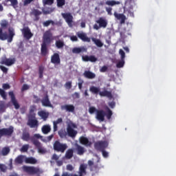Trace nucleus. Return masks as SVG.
<instances>
[{"label":"nucleus","instance_id":"obj_1","mask_svg":"<svg viewBox=\"0 0 176 176\" xmlns=\"http://www.w3.org/2000/svg\"><path fill=\"white\" fill-rule=\"evenodd\" d=\"M22 140L23 141H32V144L37 148L39 153H46V150L43 146H42V143L40 142L38 140H41V141H45L43 139V136L41 135L39 133L34 134L32 138L30 135V133L23 132L22 134Z\"/></svg>","mask_w":176,"mask_h":176},{"label":"nucleus","instance_id":"obj_2","mask_svg":"<svg viewBox=\"0 0 176 176\" xmlns=\"http://www.w3.org/2000/svg\"><path fill=\"white\" fill-rule=\"evenodd\" d=\"M53 42V34L50 30H47L45 32L43 36V43L41 44V54L43 57H45L49 53V50H47V46L50 45Z\"/></svg>","mask_w":176,"mask_h":176},{"label":"nucleus","instance_id":"obj_3","mask_svg":"<svg viewBox=\"0 0 176 176\" xmlns=\"http://www.w3.org/2000/svg\"><path fill=\"white\" fill-rule=\"evenodd\" d=\"M1 27L0 28V41H8V43H10L13 41V37L14 36V31L9 29L8 32L9 34H8L7 32H3L2 29H6L8 27H9V22L6 20H3L1 22Z\"/></svg>","mask_w":176,"mask_h":176},{"label":"nucleus","instance_id":"obj_4","mask_svg":"<svg viewBox=\"0 0 176 176\" xmlns=\"http://www.w3.org/2000/svg\"><path fill=\"white\" fill-rule=\"evenodd\" d=\"M87 169V165L82 164L80 165V167L78 169V175L76 174L65 172L62 173L61 176H85L86 175V174H87V172L86 171Z\"/></svg>","mask_w":176,"mask_h":176},{"label":"nucleus","instance_id":"obj_5","mask_svg":"<svg viewBox=\"0 0 176 176\" xmlns=\"http://www.w3.org/2000/svg\"><path fill=\"white\" fill-rule=\"evenodd\" d=\"M53 148L56 152H60L61 153H64L65 151H67L68 146L67 144L60 143V140H56L54 142Z\"/></svg>","mask_w":176,"mask_h":176},{"label":"nucleus","instance_id":"obj_6","mask_svg":"<svg viewBox=\"0 0 176 176\" xmlns=\"http://www.w3.org/2000/svg\"><path fill=\"white\" fill-rule=\"evenodd\" d=\"M96 23L99 24L98 25L97 24L94 25V30H98L100 28H107V26L108 25V21L103 17H100L96 21Z\"/></svg>","mask_w":176,"mask_h":176},{"label":"nucleus","instance_id":"obj_7","mask_svg":"<svg viewBox=\"0 0 176 176\" xmlns=\"http://www.w3.org/2000/svg\"><path fill=\"white\" fill-rule=\"evenodd\" d=\"M109 143L105 140L98 141L94 143V148L96 151L101 152L102 151H105L108 148Z\"/></svg>","mask_w":176,"mask_h":176},{"label":"nucleus","instance_id":"obj_8","mask_svg":"<svg viewBox=\"0 0 176 176\" xmlns=\"http://www.w3.org/2000/svg\"><path fill=\"white\" fill-rule=\"evenodd\" d=\"M14 131V128L12 126H10L9 128H3L0 129V138L1 137H12Z\"/></svg>","mask_w":176,"mask_h":176},{"label":"nucleus","instance_id":"obj_9","mask_svg":"<svg viewBox=\"0 0 176 176\" xmlns=\"http://www.w3.org/2000/svg\"><path fill=\"white\" fill-rule=\"evenodd\" d=\"M22 168L25 173H27L30 175H34V174H38V173H39V168L34 166H23Z\"/></svg>","mask_w":176,"mask_h":176},{"label":"nucleus","instance_id":"obj_10","mask_svg":"<svg viewBox=\"0 0 176 176\" xmlns=\"http://www.w3.org/2000/svg\"><path fill=\"white\" fill-rule=\"evenodd\" d=\"M62 17L65 20L69 27H72V23L74 21V16L70 12L62 13Z\"/></svg>","mask_w":176,"mask_h":176},{"label":"nucleus","instance_id":"obj_11","mask_svg":"<svg viewBox=\"0 0 176 176\" xmlns=\"http://www.w3.org/2000/svg\"><path fill=\"white\" fill-rule=\"evenodd\" d=\"M72 127H75V124H68L67 126V133L69 137H71V138H75L78 134V131L74 130Z\"/></svg>","mask_w":176,"mask_h":176},{"label":"nucleus","instance_id":"obj_12","mask_svg":"<svg viewBox=\"0 0 176 176\" xmlns=\"http://www.w3.org/2000/svg\"><path fill=\"white\" fill-rule=\"evenodd\" d=\"M14 63H16V59L14 58H3L1 60L0 64L7 65V67H10V65H13Z\"/></svg>","mask_w":176,"mask_h":176},{"label":"nucleus","instance_id":"obj_13","mask_svg":"<svg viewBox=\"0 0 176 176\" xmlns=\"http://www.w3.org/2000/svg\"><path fill=\"white\" fill-rule=\"evenodd\" d=\"M62 111L74 113L75 112V106L74 104H64L60 107Z\"/></svg>","mask_w":176,"mask_h":176},{"label":"nucleus","instance_id":"obj_14","mask_svg":"<svg viewBox=\"0 0 176 176\" xmlns=\"http://www.w3.org/2000/svg\"><path fill=\"white\" fill-rule=\"evenodd\" d=\"M41 104L43 107H48L49 108H53V104L49 99V95L46 94L41 100Z\"/></svg>","mask_w":176,"mask_h":176},{"label":"nucleus","instance_id":"obj_15","mask_svg":"<svg viewBox=\"0 0 176 176\" xmlns=\"http://www.w3.org/2000/svg\"><path fill=\"white\" fill-rule=\"evenodd\" d=\"M51 63L55 65H58L61 63V59H60V54L58 53H54L51 56Z\"/></svg>","mask_w":176,"mask_h":176},{"label":"nucleus","instance_id":"obj_16","mask_svg":"<svg viewBox=\"0 0 176 176\" xmlns=\"http://www.w3.org/2000/svg\"><path fill=\"white\" fill-rule=\"evenodd\" d=\"M76 35L78 38H79V39H81V41H82V42H91L90 38H89L87 36V34H86V33L83 32H78L76 33Z\"/></svg>","mask_w":176,"mask_h":176},{"label":"nucleus","instance_id":"obj_17","mask_svg":"<svg viewBox=\"0 0 176 176\" xmlns=\"http://www.w3.org/2000/svg\"><path fill=\"white\" fill-rule=\"evenodd\" d=\"M8 94L11 98V102L13 104L15 109H19L20 108V104H19V102H17V100H16L14 93H13V91H10Z\"/></svg>","mask_w":176,"mask_h":176},{"label":"nucleus","instance_id":"obj_18","mask_svg":"<svg viewBox=\"0 0 176 176\" xmlns=\"http://www.w3.org/2000/svg\"><path fill=\"white\" fill-rule=\"evenodd\" d=\"M96 119L100 122H104L105 120V111L102 109L96 111Z\"/></svg>","mask_w":176,"mask_h":176},{"label":"nucleus","instance_id":"obj_19","mask_svg":"<svg viewBox=\"0 0 176 176\" xmlns=\"http://www.w3.org/2000/svg\"><path fill=\"white\" fill-rule=\"evenodd\" d=\"M28 126H29L31 129H35V127H38V126H39L38 120L36 118H29L28 120Z\"/></svg>","mask_w":176,"mask_h":176},{"label":"nucleus","instance_id":"obj_20","mask_svg":"<svg viewBox=\"0 0 176 176\" xmlns=\"http://www.w3.org/2000/svg\"><path fill=\"white\" fill-rule=\"evenodd\" d=\"M31 14L34 16V21H39L41 19L39 16L42 14V11L38 9H33L31 12Z\"/></svg>","mask_w":176,"mask_h":176},{"label":"nucleus","instance_id":"obj_21","mask_svg":"<svg viewBox=\"0 0 176 176\" xmlns=\"http://www.w3.org/2000/svg\"><path fill=\"white\" fill-rule=\"evenodd\" d=\"M23 34L26 39H31L34 34L31 32V30L29 28H25L23 29Z\"/></svg>","mask_w":176,"mask_h":176},{"label":"nucleus","instance_id":"obj_22","mask_svg":"<svg viewBox=\"0 0 176 176\" xmlns=\"http://www.w3.org/2000/svg\"><path fill=\"white\" fill-rule=\"evenodd\" d=\"M75 146V151L77 152V155H79L80 156H82V155L85 154V152H86V150H85V147L79 145L78 143L74 144Z\"/></svg>","mask_w":176,"mask_h":176},{"label":"nucleus","instance_id":"obj_23","mask_svg":"<svg viewBox=\"0 0 176 176\" xmlns=\"http://www.w3.org/2000/svg\"><path fill=\"white\" fill-rule=\"evenodd\" d=\"M114 17L117 19V20H120V24H124V23L126 22V15L124 14H119L116 12H114Z\"/></svg>","mask_w":176,"mask_h":176},{"label":"nucleus","instance_id":"obj_24","mask_svg":"<svg viewBox=\"0 0 176 176\" xmlns=\"http://www.w3.org/2000/svg\"><path fill=\"white\" fill-rule=\"evenodd\" d=\"M79 142L82 145H85V146H91V142L89 141V139L85 136H81L79 138Z\"/></svg>","mask_w":176,"mask_h":176},{"label":"nucleus","instance_id":"obj_25","mask_svg":"<svg viewBox=\"0 0 176 176\" xmlns=\"http://www.w3.org/2000/svg\"><path fill=\"white\" fill-rule=\"evenodd\" d=\"M87 52V49L85 47H76L72 49V53L74 54H79L80 53H86Z\"/></svg>","mask_w":176,"mask_h":176},{"label":"nucleus","instance_id":"obj_26","mask_svg":"<svg viewBox=\"0 0 176 176\" xmlns=\"http://www.w3.org/2000/svg\"><path fill=\"white\" fill-rule=\"evenodd\" d=\"M82 61L88 62L90 61L91 63H96L97 61V58L96 56L91 55V56H82Z\"/></svg>","mask_w":176,"mask_h":176},{"label":"nucleus","instance_id":"obj_27","mask_svg":"<svg viewBox=\"0 0 176 176\" xmlns=\"http://www.w3.org/2000/svg\"><path fill=\"white\" fill-rule=\"evenodd\" d=\"M38 116L44 120V122H46L47 120V118H49V112H46L45 111H40L38 112Z\"/></svg>","mask_w":176,"mask_h":176},{"label":"nucleus","instance_id":"obj_28","mask_svg":"<svg viewBox=\"0 0 176 176\" xmlns=\"http://www.w3.org/2000/svg\"><path fill=\"white\" fill-rule=\"evenodd\" d=\"M83 76L87 79H94V78H96V74L90 71H85L83 73Z\"/></svg>","mask_w":176,"mask_h":176},{"label":"nucleus","instance_id":"obj_29","mask_svg":"<svg viewBox=\"0 0 176 176\" xmlns=\"http://www.w3.org/2000/svg\"><path fill=\"white\" fill-rule=\"evenodd\" d=\"M99 95L100 97H108V98H112V93L108 91H100Z\"/></svg>","mask_w":176,"mask_h":176},{"label":"nucleus","instance_id":"obj_30","mask_svg":"<svg viewBox=\"0 0 176 176\" xmlns=\"http://www.w3.org/2000/svg\"><path fill=\"white\" fill-rule=\"evenodd\" d=\"M25 162L28 164H36L38 163V160L32 157L25 158Z\"/></svg>","mask_w":176,"mask_h":176},{"label":"nucleus","instance_id":"obj_31","mask_svg":"<svg viewBox=\"0 0 176 176\" xmlns=\"http://www.w3.org/2000/svg\"><path fill=\"white\" fill-rule=\"evenodd\" d=\"M92 42H94V43L96 44V45L98 47H102L104 46V43H102V42L101 41V40L96 38L94 37H93L91 38Z\"/></svg>","mask_w":176,"mask_h":176},{"label":"nucleus","instance_id":"obj_32","mask_svg":"<svg viewBox=\"0 0 176 176\" xmlns=\"http://www.w3.org/2000/svg\"><path fill=\"white\" fill-rule=\"evenodd\" d=\"M52 131V128H50V125H43L41 128V131L44 134H49Z\"/></svg>","mask_w":176,"mask_h":176},{"label":"nucleus","instance_id":"obj_33","mask_svg":"<svg viewBox=\"0 0 176 176\" xmlns=\"http://www.w3.org/2000/svg\"><path fill=\"white\" fill-rule=\"evenodd\" d=\"M89 91H91L92 94H100V87L91 86L89 88Z\"/></svg>","mask_w":176,"mask_h":176},{"label":"nucleus","instance_id":"obj_34","mask_svg":"<svg viewBox=\"0 0 176 176\" xmlns=\"http://www.w3.org/2000/svg\"><path fill=\"white\" fill-rule=\"evenodd\" d=\"M74 157V150L72 148H69L65 153L66 159H72Z\"/></svg>","mask_w":176,"mask_h":176},{"label":"nucleus","instance_id":"obj_35","mask_svg":"<svg viewBox=\"0 0 176 176\" xmlns=\"http://www.w3.org/2000/svg\"><path fill=\"white\" fill-rule=\"evenodd\" d=\"M105 5H107V6H115V5H120V1H116L115 0L107 1Z\"/></svg>","mask_w":176,"mask_h":176},{"label":"nucleus","instance_id":"obj_36","mask_svg":"<svg viewBox=\"0 0 176 176\" xmlns=\"http://www.w3.org/2000/svg\"><path fill=\"white\" fill-rule=\"evenodd\" d=\"M55 45H56V47H57V49H63V47H64V45H65L64 41L61 40H58L56 41Z\"/></svg>","mask_w":176,"mask_h":176},{"label":"nucleus","instance_id":"obj_37","mask_svg":"<svg viewBox=\"0 0 176 176\" xmlns=\"http://www.w3.org/2000/svg\"><path fill=\"white\" fill-rule=\"evenodd\" d=\"M7 2H11V6H12L14 9L19 8V1L17 0H7Z\"/></svg>","mask_w":176,"mask_h":176},{"label":"nucleus","instance_id":"obj_38","mask_svg":"<svg viewBox=\"0 0 176 176\" xmlns=\"http://www.w3.org/2000/svg\"><path fill=\"white\" fill-rule=\"evenodd\" d=\"M4 112H6L5 102L0 101V113H3Z\"/></svg>","mask_w":176,"mask_h":176},{"label":"nucleus","instance_id":"obj_39","mask_svg":"<svg viewBox=\"0 0 176 176\" xmlns=\"http://www.w3.org/2000/svg\"><path fill=\"white\" fill-rule=\"evenodd\" d=\"M24 159V157L23 155H19L16 157L14 162L16 163V164H23V160Z\"/></svg>","mask_w":176,"mask_h":176},{"label":"nucleus","instance_id":"obj_40","mask_svg":"<svg viewBox=\"0 0 176 176\" xmlns=\"http://www.w3.org/2000/svg\"><path fill=\"white\" fill-rule=\"evenodd\" d=\"M10 152V148L9 147H4L2 148L1 153L3 156H6L7 155H9V153Z\"/></svg>","mask_w":176,"mask_h":176},{"label":"nucleus","instance_id":"obj_41","mask_svg":"<svg viewBox=\"0 0 176 176\" xmlns=\"http://www.w3.org/2000/svg\"><path fill=\"white\" fill-rule=\"evenodd\" d=\"M0 96L3 98V100H7L8 94H6V91L4 89L0 88Z\"/></svg>","mask_w":176,"mask_h":176},{"label":"nucleus","instance_id":"obj_42","mask_svg":"<svg viewBox=\"0 0 176 176\" xmlns=\"http://www.w3.org/2000/svg\"><path fill=\"white\" fill-rule=\"evenodd\" d=\"M54 9L52 8H48L47 10H45L44 8L42 9V13L43 14H50V13H52Z\"/></svg>","mask_w":176,"mask_h":176},{"label":"nucleus","instance_id":"obj_43","mask_svg":"<svg viewBox=\"0 0 176 176\" xmlns=\"http://www.w3.org/2000/svg\"><path fill=\"white\" fill-rule=\"evenodd\" d=\"M50 24H52V25H54V21H53L52 20H48L43 23V27H49Z\"/></svg>","mask_w":176,"mask_h":176},{"label":"nucleus","instance_id":"obj_44","mask_svg":"<svg viewBox=\"0 0 176 176\" xmlns=\"http://www.w3.org/2000/svg\"><path fill=\"white\" fill-rule=\"evenodd\" d=\"M58 8H63L65 5V0H56Z\"/></svg>","mask_w":176,"mask_h":176},{"label":"nucleus","instance_id":"obj_45","mask_svg":"<svg viewBox=\"0 0 176 176\" xmlns=\"http://www.w3.org/2000/svg\"><path fill=\"white\" fill-rule=\"evenodd\" d=\"M124 59H121L116 64L117 68H122V67H124Z\"/></svg>","mask_w":176,"mask_h":176},{"label":"nucleus","instance_id":"obj_46","mask_svg":"<svg viewBox=\"0 0 176 176\" xmlns=\"http://www.w3.org/2000/svg\"><path fill=\"white\" fill-rule=\"evenodd\" d=\"M112 115H113L112 111L108 109L107 112L105 113V116L107 117L108 120H109L111 118H112Z\"/></svg>","mask_w":176,"mask_h":176},{"label":"nucleus","instance_id":"obj_47","mask_svg":"<svg viewBox=\"0 0 176 176\" xmlns=\"http://www.w3.org/2000/svg\"><path fill=\"white\" fill-rule=\"evenodd\" d=\"M43 3L50 6L54 3V0H43Z\"/></svg>","mask_w":176,"mask_h":176},{"label":"nucleus","instance_id":"obj_48","mask_svg":"<svg viewBox=\"0 0 176 176\" xmlns=\"http://www.w3.org/2000/svg\"><path fill=\"white\" fill-rule=\"evenodd\" d=\"M30 148V145L29 144H24L21 148V152H28V149Z\"/></svg>","mask_w":176,"mask_h":176},{"label":"nucleus","instance_id":"obj_49","mask_svg":"<svg viewBox=\"0 0 176 176\" xmlns=\"http://www.w3.org/2000/svg\"><path fill=\"white\" fill-rule=\"evenodd\" d=\"M0 170L2 171V173H6V170H8V168L6 166L3 164H0Z\"/></svg>","mask_w":176,"mask_h":176},{"label":"nucleus","instance_id":"obj_50","mask_svg":"<svg viewBox=\"0 0 176 176\" xmlns=\"http://www.w3.org/2000/svg\"><path fill=\"white\" fill-rule=\"evenodd\" d=\"M119 53L121 56V60H124V58H126V53H124V51H123V50H120Z\"/></svg>","mask_w":176,"mask_h":176},{"label":"nucleus","instance_id":"obj_51","mask_svg":"<svg viewBox=\"0 0 176 176\" xmlns=\"http://www.w3.org/2000/svg\"><path fill=\"white\" fill-rule=\"evenodd\" d=\"M97 111H98V110L97 109H96V107H91L89 109V113H91V115L94 113V112L97 113Z\"/></svg>","mask_w":176,"mask_h":176},{"label":"nucleus","instance_id":"obj_52","mask_svg":"<svg viewBox=\"0 0 176 176\" xmlns=\"http://www.w3.org/2000/svg\"><path fill=\"white\" fill-rule=\"evenodd\" d=\"M105 10L107 12V14H109V16H112V8L106 7Z\"/></svg>","mask_w":176,"mask_h":176},{"label":"nucleus","instance_id":"obj_53","mask_svg":"<svg viewBox=\"0 0 176 176\" xmlns=\"http://www.w3.org/2000/svg\"><path fill=\"white\" fill-rule=\"evenodd\" d=\"M65 87L66 88V89H72V82H71V81H68V82H67L65 84Z\"/></svg>","mask_w":176,"mask_h":176},{"label":"nucleus","instance_id":"obj_54","mask_svg":"<svg viewBox=\"0 0 176 176\" xmlns=\"http://www.w3.org/2000/svg\"><path fill=\"white\" fill-rule=\"evenodd\" d=\"M53 137H54V134H52L47 137V140L42 138L44 141L43 142H46V141H52L53 140Z\"/></svg>","mask_w":176,"mask_h":176},{"label":"nucleus","instance_id":"obj_55","mask_svg":"<svg viewBox=\"0 0 176 176\" xmlns=\"http://www.w3.org/2000/svg\"><path fill=\"white\" fill-rule=\"evenodd\" d=\"M2 88L3 89V90H9V89H10V85L8 83H4L2 85Z\"/></svg>","mask_w":176,"mask_h":176},{"label":"nucleus","instance_id":"obj_56","mask_svg":"<svg viewBox=\"0 0 176 176\" xmlns=\"http://www.w3.org/2000/svg\"><path fill=\"white\" fill-rule=\"evenodd\" d=\"M0 69L3 72V74H6L8 71V69L6 67L2 65H0Z\"/></svg>","mask_w":176,"mask_h":176},{"label":"nucleus","instance_id":"obj_57","mask_svg":"<svg viewBox=\"0 0 176 176\" xmlns=\"http://www.w3.org/2000/svg\"><path fill=\"white\" fill-rule=\"evenodd\" d=\"M30 89V86L27 84H24L22 86L21 91H25V90H28Z\"/></svg>","mask_w":176,"mask_h":176},{"label":"nucleus","instance_id":"obj_58","mask_svg":"<svg viewBox=\"0 0 176 176\" xmlns=\"http://www.w3.org/2000/svg\"><path fill=\"white\" fill-rule=\"evenodd\" d=\"M34 0H24L23 1V6H28V5H30L31 2H33Z\"/></svg>","mask_w":176,"mask_h":176},{"label":"nucleus","instance_id":"obj_59","mask_svg":"<svg viewBox=\"0 0 176 176\" xmlns=\"http://www.w3.org/2000/svg\"><path fill=\"white\" fill-rule=\"evenodd\" d=\"M58 159H60V157H58V155H57V154H53V155L52 157V160H55L56 162H57L58 160Z\"/></svg>","mask_w":176,"mask_h":176},{"label":"nucleus","instance_id":"obj_60","mask_svg":"<svg viewBox=\"0 0 176 176\" xmlns=\"http://www.w3.org/2000/svg\"><path fill=\"white\" fill-rule=\"evenodd\" d=\"M100 72H107L108 71V67L104 65L100 68Z\"/></svg>","mask_w":176,"mask_h":176},{"label":"nucleus","instance_id":"obj_61","mask_svg":"<svg viewBox=\"0 0 176 176\" xmlns=\"http://www.w3.org/2000/svg\"><path fill=\"white\" fill-rule=\"evenodd\" d=\"M97 169H98V164H94V165L91 167V171H94V170H97Z\"/></svg>","mask_w":176,"mask_h":176},{"label":"nucleus","instance_id":"obj_62","mask_svg":"<svg viewBox=\"0 0 176 176\" xmlns=\"http://www.w3.org/2000/svg\"><path fill=\"white\" fill-rule=\"evenodd\" d=\"M100 152H102L103 157H108V156H109L108 152H107L105 150H103Z\"/></svg>","mask_w":176,"mask_h":176},{"label":"nucleus","instance_id":"obj_63","mask_svg":"<svg viewBox=\"0 0 176 176\" xmlns=\"http://www.w3.org/2000/svg\"><path fill=\"white\" fill-rule=\"evenodd\" d=\"M66 168L68 171H72L74 170V166L71 164H68L67 165Z\"/></svg>","mask_w":176,"mask_h":176},{"label":"nucleus","instance_id":"obj_64","mask_svg":"<svg viewBox=\"0 0 176 176\" xmlns=\"http://www.w3.org/2000/svg\"><path fill=\"white\" fill-rule=\"evenodd\" d=\"M73 98H80V95L79 94V93L78 92H75L73 95H72Z\"/></svg>","mask_w":176,"mask_h":176}]
</instances>
